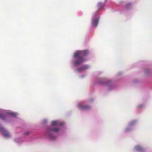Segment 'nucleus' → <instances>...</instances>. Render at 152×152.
I'll list each match as a JSON object with an SVG mask.
<instances>
[{
    "instance_id": "nucleus-9",
    "label": "nucleus",
    "mask_w": 152,
    "mask_h": 152,
    "mask_svg": "<svg viewBox=\"0 0 152 152\" xmlns=\"http://www.w3.org/2000/svg\"><path fill=\"white\" fill-rule=\"evenodd\" d=\"M132 5L131 3H128L126 5V8L127 9H130Z\"/></svg>"
},
{
    "instance_id": "nucleus-14",
    "label": "nucleus",
    "mask_w": 152,
    "mask_h": 152,
    "mask_svg": "<svg viewBox=\"0 0 152 152\" xmlns=\"http://www.w3.org/2000/svg\"><path fill=\"white\" fill-rule=\"evenodd\" d=\"M130 129L129 127L127 128L125 130V131L126 132H128L130 131Z\"/></svg>"
},
{
    "instance_id": "nucleus-2",
    "label": "nucleus",
    "mask_w": 152,
    "mask_h": 152,
    "mask_svg": "<svg viewBox=\"0 0 152 152\" xmlns=\"http://www.w3.org/2000/svg\"><path fill=\"white\" fill-rule=\"evenodd\" d=\"M58 130L59 129L58 128H53L52 126L48 127L46 130V135L50 140H54L55 139V137L53 133V131L57 132Z\"/></svg>"
},
{
    "instance_id": "nucleus-12",
    "label": "nucleus",
    "mask_w": 152,
    "mask_h": 152,
    "mask_svg": "<svg viewBox=\"0 0 152 152\" xmlns=\"http://www.w3.org/2000/svg\"><path fill=\"white\" fill-rule=\"evenodd\" d=\"M83 70V69L82 67L79 68L77 69V72L78 73L81 72Z\"/></svg>"
},
{
    "instance_id": "nucleus-15",
    "label": "nucleus",
    "mask_w": 152,
    "mask_h": 152,
    "mask_svg": "<svg viewBox=\"0 0 152 152\" xmlns=\"http://www.w3.org/2000/svg\"><path fill=\"white\" fill-rule=\"evenodd\" d=\"M24 134H26V135H28L29 134V132H26V133H24Z\"/></svg>"
},
{
    "instance_id": "nucleus-10",
    "label": "nucleus",
    "mask_w": 152,
    "mask_h": 152,
    "mask_svg": "<svg viewBox=\"0 0 152 152\" xmlns=\"http://www.w3.org/2000/svg\"><path fill=\"white\" fill-rule=\"evenodd\" d=\"M0 118L2 120H5L6 118V116L3 114L0 113Z\"/></svg>"
},
{
    "instance_id": "nucleus-11",
    "label": "nucleus",
    "mask_w": 152,
    "mask_h": 152,
    "mask_svg": "<svg viewBox=\"0 0 152 152\" xmlns=\"http://www.w3.org/2000/svg\"><path fill=\"white\" fill-rule=\"evenodd\" d=\"M89 66L88 65H84L83 66L82 68L84 70L86 69H88L89 68Z\"/></svg>"
},
{
    "instance_id": "nucleus-4",
    "label": "nucleus",
    "mask_w": 152,
    "mask_h": 152,
    "mask_svg": "<svg viewBox=\"0 0 152 152\" xmlns=\"http://www.w3.org/2000/svg\"><path fill=\"white\" fill-rule=\"evenodd\" d=\"M99 18L93 19L91 21L92 25L94 27H96L98 23Z\"/></svg>"
},
{
    "instance_id": "nucleus-3",
    "label": "nucleus",
    "mask_w": 152,
    "mask_h": 152,
    "mask_svg": "<svg viewBox=\"0 0 152 152\" xmlns=\"http://www.w3.org/2000/svg\"><path fill=\"white\" fill-rule=\"evenodd\" d=\"M78 107L80 109L83 110H88L91 109V107L89 105H83L82 104H79Z\"/></svg>"
},
{
    "instance_id": "nucleus-5",
    "label": "nucleus",
    "mask_w": 152,
    "mask_h": 152,
    "mask_svg": "<svg viewBox=\"0 0 152 152\" xmlns=\"http://www.w3.org/2000/svg\"><path fill=\"white\" fill-rule=\"evenodd\" d=\"M64 123H59L57 121H53L52 122L51 124L52 126H58L61 125L62 126L64 125Z\"/></svg>"
},
{
    "instance_id": "nucleus-13",
    "label": "nucleus",
    "mask_w": 152,
    "mask_h": 152,
    "mask_svg": "<svg viewBox=\"0 0 152 152\" xmlns=\"http://www.w3.org/2000/svg\"><path fill=\"white\" fill-rule=\"evenodd\" d=\"M10 114L13 116L14 117H16L17 114L16 113H10Z\"/></svg>"
},
{
    "instance_id": "nucleus-1",
    "label": "nucleus",
    "mask_w": 152,
    "mask_h": 152,
    "mask_svg": "<svg viewBox=\"0 0 152 152\" xmlns=\"http://www.w3.org/2000/svg\"><path fill=\"white\" fill-rule=\"evenodd\" d=\"M89 53L88 50H78L74 53L73 55V57L75 58L74 60L76 59L74 62V64L76 66H79L83 64L86 61V58L82 56L81 55L83 56L87 55Z\"/></svg>"
},
{
    "instance_id": "nucleus-16",
    "label": "nucleus",
    "mask_w": 152,
    "mask_h": 152,
    "mask_svg": "<svg viewBox=\"0 0 152 152\" xmlns=\"http://www.w3.org/2000/svg\"><path fill=\"white\" fill-rule=\"evenodd\" d=\"M102 83L103 84H107V83L105 82H104L103 83Z\"/></svg>"
},
{
    "instance_id": "nucleus-6",
    "label": "nucleus",
    "mask_w": 152,
    "mask_h": 152,
    "mask_svg": "<svg viewBox=\"0 0 152 152\" xmlns=\"http://www.w3.org/2000/svg\"><path fill=\"white\" fill-rule=\"evenodd\" d=\"M104 5L105 4L104 3H102L100 2L98 3L97 7L99 8V9H100L103 8V7H104Z\"/></svg>"
},
{
    "instance_id": "nucleus-7",
    "label": "nucleus",
    "mask_w": 152,
    "mask_h": 152,
    "mask_svg": "<svg viewBox=\"0 0 152 152\" xmlns=\"http://www.w3.org/2000/svg\"><path fill=\"white\" fill-rule=\"evenodd\" d=\"M134 148H135V149L137 151H143L142 148L140 146H139V145L136 146H135Z\"/></svg>"
},
{
    "instance_id": "nucleus-8",
    "label": "nucleus",
    "mask_w": 152,
    "mask_h": 152,
    "mask_svg": "<svg viewBox=\"0 0 152 152\" xmlns=\"http://www.w3.org/2000/svg\"><path fill=\"white\" fill-rule=\"evenodd\" d=\"M137 121L135 120H133L130 122L129 124V126H132L134 125L136 123Z\"/></svg>"
}]
</instances>
